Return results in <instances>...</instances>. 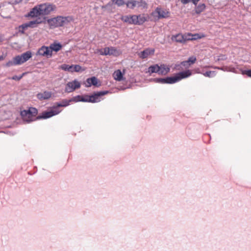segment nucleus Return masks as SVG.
I'll return each mask as SVG.
<instances>
[{
    "label": "nucleus",
    "mask_w": 251,
    "mask_h": 251,
    "mask_svg": "<svg viewBox=\"0 0 251 251\" xmlns=\"http://www.w3.org/2000/svg\"><path fill=\"white\" fill-rule=\"evenodd\" d=\"M56 9L55 5L50 3L39 4L33 8L28 13L27 16L38 17L41 15H47Z\"/></svg>",
    "instance_id": "obj_1"
},
{
    "label": "nucleus",
    "mask_w": 251,
    "mask_h": 251,
    "mask_svg": "<svg viewBox=\"0 0 251 251\" xmlns=\"http://www.w3.org/2000/svg\"><path fill=\"white\" fill-rule=\"evenodd\" d=\"M192 73L190 70L179 72L173 76L167 77L166 78H156L154 81L156 83L162 84H174L182 79L185 78L191 75Z\"/></svg>",
    "instance_id": "obj_2"
},
{
    "label": "nucleus",
    "mask_w": 251,
    "mask_h": 251,
    "mask_svg": "<svg viewBox=\"0 0 251 251\" xmlns=\"http://www.w3.org/2000/svg\"><path fill=\"white\" fill-rule=\"evenodd\" d=\"M37 109L34 107H30L27 110H24L21 112V115L24 121L29 123L34 121L36 118Z\"/></svg>",
    "instance_id": "obj_3"
},
{
    "label": "nucleus",
    "mask_w": 251,
    "mask_h": 251,
    "mask_svg": "<svg viewBox=\"0 0 251 251\" xmlns=\"http://www.w3.org/2000/svg\"><path fill=\"white\" fill-rule=\"evenodd\" d=\"M170 13L168 11L162 8L157 7L155 10L152 12V16L155 19H160L162 18H167L169 17Z\"/></svg>",
    "instance_id": "obj_4"
},
{
    "label": "nucleus",
    "mask_w": 251,
    "mask_h": 251,
    "mask_svg": "<svg viewBox=\"0 0 251 251\" xmlns=\"http://www.w3.org/2000/svg\"><path fill=\"white\" fill-rule=\"evenodd\" d=\"M32 57V53L31 51H27L25 52L22 53L21 55H19L15 56V59L18 65L23 64L27 60H28Z\"/></svg>",
    "instance_id": "obj_5"
},
{
    "label": "nucleus",
    "mask_w": 251,
    "mask_h": 251,
    "mask_svg": "<svg viewBox=\"0 0 251 251\" xmlns=\"http://www.w3.org/2000/svg\"><path fill=\"white\" fill-rule=\"evenodd\" d=\"M80 87V82L76 80H74L67 83L65 87V91L67 93H71Z\"/></svg>",
    "instance_id": "obj_6"
},
{
    "label": "nucleus",
    "mask_w": 251,
    "mask_h": 251,
    "mask_svg": "<svg viewBox=\"0 0 251 251\" xmlns=\"http://www.w3.org/2000/svg\"><path fill=\"white\" fill-rule=\"evenodd\" d=\"M61 110H59L57 107H53V108L49 111H45L42 113L41 116H38L37 119H47L56 115L60 112Z\"/></svg>",
    "instance_id": "obj_7"
},
{
    "label": "nucleus",
    "mask_w": 251,
    "mask_h": 251,
    "mask_svg": "<svg viewBox=\"0 0 251 251\" xmlns=\"http://www.w3.org/2000/svg\"><path fill=\"white\" fill-rule=\"evenodd\" d=\"M36 54L41 56L46 57L47 58H50L52 56L50 49L49 47H46L45 46H43L39 49Z\"/></svg>",
    "instance_id": "obj_8"
},
{
    "label": "nucleus",
    "mask_w": 251,
    "mask_h": 251,
    "mask_svg": "<svg viewBox=\"0 0 251 251\" xmlns=\"http://www.w3.org/2000/svg\"><path fill=\"white\" fill-rule=\"evenodd\" d=\"M109 93L108 91H103L94 93L91 95L92 103L98 102L101 100V97Z\"/></svg>",
    "instance_id": "obj_9"
},
{
    "label": "nucleus",
    "mask_w": 251,
    "mask_h": 251,
    "mask_svg": "<svg viewBox=\"0 0 251 251\" xmlns=\"http://www.w3.org/2000/svg\"><path fill=\"white\" fill-rule=\"evenodd\" d=\"M99 52L100 55H117L118 53V51L117 49L114 47H106L103 50H99Z\"/></svg>",
    "instance_id": "obj_10"
},
{
    "label": "nucleus",
    "mask_w": 251,
    "mask_h": 251,
    "mask_svg": "<svg viewBox=\"0 0 251 251\" xmlns=\"http://www.w3.org/2000/svg\"><path fill=\"white\" fill-rule=\"evenodd\" d=\"M47 23L50 28H54L61 26L60 16L56 17L51 18L47 20Z\"/></svg>",
    "instance_id": "obj_11"
},
{
    "label": "nucleus",
    "mask_w": 251,
    "mask_h": 251,
    "mask_svg": "<svg viewBox=\"0 0 251 251\" xmlns=\"http://www.w3.org/2000/svg\"><path fill=\"white\" fill-rule=\"evenodd\" d=\"M155 50L152 48H147L144 50L141 51L139 54V56L142 59L147 58L150 55H153Z\"/></svg>",
    "instance_id": "obj_12"
},
{
    "label": "nucleus",
    "mask_w": 251,
    "mask_h": 251,
    "mask_svg": "<svg viewBox=\"0 0 251 251\" xmlns=\"http://www.w3.org/2000/svg\"><path fill=\"white\" fill-rule=\"evenodd\" d=\"M74 19L72 16H60V23L61 26H63L69 25L71 22H73Z\"/></svg>",
    "instance_id": "obj_13"
},
{
    "label": "nucleus",
    "mask_w": 251,
    "mask_h": 251,
    "mask_svg": "<svg viewBox=\"0 0 251 251\" xmlns=\"http://www.w3.org/2000/svg\"><path fill=\"white\" fill-rule=\"evenodd\" d=\"M206 5L205 4L200 3L195 6L194 9L192 11V14L193 15H195V14L199 15L204 11Z\"/></svg>",
    "instance_id": "obj_14"
},
{
    "label": "nucleus",
    "mask_w": 251,
    "mask_h": 251,
    "mask_svg": "<svg viewBox=\"0 0 251 251\" xmlns=\"http://www.w3.org/2000/svg\"><path fill=\"white\" fill-rule=\"evenodd\" d=\"M159 68L158 74L160 75H165L170 71V67L165 64H160L159 65Z\"/></svg>",
    "instance_id": "obj_15"
},
{
    "label": "nucleus",
    "mask_w": 251,
    "mask_h": 251,
    "mask_svg": "<svg viewBox=\"0 0 251 251\" xmlns=\"http://www.w3.org/2000/svg\"><path fill=\"white\" fill-rule=\"evenodd\" d=\"M97 84L98 79L95 76L87 78L84 83L86 87H90L91 85L97 86Z\"/></svg>",
    "instance_id": "obj_16"
},
{
    "label": "nucleus",
    "mask_w": 251,
    "mask_h": 251,
    "mask_svg": "<svg viewBox=\"0 0 251 251\" xmlns=\"http://www.w3.org/2000/svg\"><path fill=\"white\" fill-rule=\"evenodd\" d=\"M51 93L49 91H45L38 93L37 95V98L40 100H48L51 97Z\"/></svg>",
    "instance_id": "obj_17"
},
{
    "label": "nucleus",
    "mask_w": 251,
    "mask_h": 251,
    "mask_svg": "<svg viewBox=\"0 0 251 251\" xmlns=\"http://www.w3.org/2000/svg\"><path fill=\"white\" fill-rule=\"evenodd\" d=\"M121 20L125 23H126L128 24L135 25V19L133 17V15H126L121 17Z\"/></svg>",
    "instance_id": "obj_18"
},
{
    "label": "nucleus",
    "mask_w": 251,
    "mask_h": 251,
    "mask_svg": "<svg viewBox=\"0 0 251 251\" xmlns=\"http://www.w3.org/2000/svg\"><path fill=\"white\" fill-rule=\"evenodd\" d=\"M133 17L135 21V25H141L146 21V19L144 15H134Z\"/></svg>",
    "instance_id": "obj_19"
},
{
    "label": "nucleus",
    "mask_w": 251,
    "mask_h": 251,
    "mask_svg": "<svg viewBox=\"0 0 251 251\" xmlns=\"http://www.w3.org/2000/svg\"><path fill=\"white\" fill-rule=\"evenodd\" d=\"M171 39L173 41L178 43H184L186 40V38L181 34H177L172 36Z\"/></svg>",
    "instance_id": "obj_20"
},
{
    "label": "nucleus",
    "mask_w": 251,
    "mask_h": 251,
    "mask_svg": "<svg viewBox=\"0 0 251 251\" xmlns=\"http://www.w3.org/2000/svg\"><path fill=\"white\" fill-rule=\"evenodd\" d=\"M42 23V19L40 18H38L35 20L31 21L28 23H26V24L28 27L34 28L36 27L38 25Z\"/></svg>",
    "instance_id": "obj_21"
},
{
    "label": "nucleus",
    "mask_w": 251,
    "mask_h": 251,
    "mask_svg": "<svg viewBox=\"0 0 251 251\" xmlns=\"http://www.w3.org/2000/svg\"><path fill=\"white\" fill-rule=\"evenodd\" d=\"M75 98L77 99L76 101L92 102V100L91 99V95H85L83 96H77Z\"/></svg>",
    "instance_id": "obj_22"
},
{
    "label": "nucleus",
    "mask_w": 251,
    "mask_h": 251,
    "mask_svg": "<svg viewBox=\"0 0 251 251\" xmlns=\"http://www.w3.org/2000/svg\"><path fill=\"white\" fill-rule=\"evenodd\" d=\"M113 77L114 79L118 81H121L124 80L123 74L122 73L121 70H118L114 72L113 73Z\"/></svg>",
    "instance_id": "obj_23"
},
{
    "label": "nucleus",
    "mask_w": 251,
    "mask_h": 251,
    "mask_svg": "<svg viewBox=\"0 0 251 251\" xmlns=\"http://www.w3.org/2000/svg\"><path fill=\"white\" fill-rule=\"evenodd\" d=\"M159 65L155 64L153 65H151L148 68V72L150 74L152 73H159Z\"/></svg>",
    "instance_id": "obj_24"
},
{
    "label": "nucleus",
    "mask_w": 251,
    "mask_h": 251,
    "mask_svg": "<svg viewBox=\"0 0 251 251\" xmlns=\"http://www.w3.org/2000/svg\"><path fill=\"white\" fill-rule=\"evenodd\" d=\"M49 48L51 50V53L52 54V51H58L61 49L62 45L60 43H53L50 44Z\"/></svg>",
    "instance_id": "obj_25"
},
{
    "label": "nucleus",
    "mask_w": 251,
    "mask_h": 251,
    "mask_svg": "<svg viewBox=\"0 0 251 251\" xmlns=\"http://www.w3.org/2000/svg\"><path fill=\"white\" fill-rule=\"evenodd\" d=\"M71 101H72V100H67L66 99H64L60 102L56 103V106L54 107H57L58 109L59 107H66L70 104V102Z\"/></svg>",
    "instance_id": "obj_26"
},
{
    "label": "nucleus",
    "mask_w": 251,
    "mask_h": 251,
    "mask_svg": "<svg viewBox=\"0 0 251 251\" xmlns=\"http://www.w3.org/2000/svg\"><path fill=\"white\" fill-rule=\"evenodd\" d=\"M126 5L127 7H129L131 8H133L136 6H140V2L134 0H132L128 1L127 3H126Z\"/></svg>",
    "instance_id": "obj_27"
},
{
    "label": "nucleus",
    "mask_w": 251,
    "mask_h": 251,
    "mask_svg": "<svg viewBox=\"0 0 251 251\" xmlns=\"http://www.w3.org/2000/svg\"><path fill=\"white\" fill-rule=\"evenodd\" d=\"M202 74L204 76L206 77H211L214 76L216 75V72L215 71H207L203 73Z\"/></svg>",
    "instance_id": "obj_28"
},
{
    "label": "nucleus",
    "mask_w": 251,
    "mask_h": 251,
    "mask_svg": "<svg viewBox=\"0 0 251 251\" xmlns=\"http://www.w3.org/2000/svg\"><path fill=\"white\" fill-rule=\"evenodd\" d=\"M18 65V64L16 63V61L15 59V57L13 58L12 60H10L8 62H7L5 66L7 67H9L12 66Z\"/></svg>",
    "instance_id": "obj_29"
},
{
    "label": "nucleus",
    "mask_w": 251,
    "mask_h": 251,
    "mask_svg": "<svg viewBox=\"0 0 251 251\" xmlns=\"http://www.w3.org/2000/svg\"><path fill=\"white\" fill-rule=\"evenodd\" d=\"M218 69L223 70V71H229L233 73H236V70L234 67H226L225 68H218Z\"/></svg>",
    "instance_id": "obj_30"
},
{
    "label": "nucleus",
    "mask_w": 251,
    "mask_h": 251,
    "mask_svg": "<svg viewBox=\"0 0 251 251\" xmlns=\"http://www.w3.org/2000/svg\"><path fill=\"white\" fill-rule=\"evenodd\" d=\"M28 28L26 23L24 24L19 26V31L22 33H24L25 30Z\"/></svg>",
    "instance_id": "obj_31"
},
{
    "label": "nucleus",
    "mask_w": 251,
    "mask_h": 251,
    "mask_svg": "<svg viewBox=\"0 0 251 251\" xmlns=\"http://www.w3.org/2000/svg\"><path fill=\"white\" fill-rule=\"evenodd\" d=\"M189 63L188 66H190L191 64H194L196 61V58L195 56H191L187 60Z\"/></svg>",
    "instance_id": "obj_32"
},
{
    "label": "nucleus",
    "mask_w": 251,
    "mask_h": 251,
    "mask_svg": "<svg viewBox=\"0 0 251 251\" xmlns=\"http://www.w3.org/2000/svg\"><path fill=\"white\" fill-rule=\"evenodd\" d=\"M113 2L118 6L123 5L125 3L123 0H113Z\"/></svg>",
    "instance_id": "obj_33"
},
{
    "label": "nucleus",
    "mask_w": 251,
    "mask_h": 251,
    "mask_svg": "<svg viewBox=\"0 0 251 251\" xmlns=\"http://www.w3.org/2000/svg\"><path fill=\"white\" fill-rule=\"evenodd\" d=\"M241 72L242 75H246L248 76L251 77V70H242Z\"/></svg>",
    "instance_id": "obj_34"
},
{
    "label": "nucleus",
    "mask_w": 251,
    "mask_h": 251,
    "mask_svg": "<svg viewBox=\"0 0 251 251\" xmlns=\"http://www.w3.org/2000/svg\"><path fill=\"white\" fill-rule=\"evenodd\" d=\"M81 70V67L78 65H74V72H78Z\"/></svg>",
    "instance_id": "obj_35"
},
{
    "label": "nucleus",
    "mask_w": 251,
    "mask_h": 251,
    "mask_svg": "<svg viewBox=\"0 0 251 251\" xmlns=\"http://www.w3.org/2000/svg\"><path fill=\"white\" fill-rule=\"evenodd\" d=\"M24 75L25 74H23L21 75L20 76L14 75L11 78V79L15 80H20L23 77Z\"/></svg>",
    "instance_id": "obj_36"
},
{
    "label": "nucleus",
    "mask_w": 251,
    "mask_h": 251,
    "mask_svg": "<svg viewBox=\"0 0 251 251\" xmlns=\"http://www.w3.org/2000/svg\"><path fill=\"white\" fill-rule=\"evenodd\" d=\"M69 65H67V64H65L62 65L61 66V68L63 70H64L66 71H69Z\"/></svg>",
    "instance_id": "obj_37"
},
{
    "label": "nucleus",
    "mask_w": 251,
    "mask_h": 251,
    "mask_svg": "<svg viewBox=\"0 0 251 251\" xmlns=\"http://www.w3.org/2000/svg\"><path fill=\"white\" fill-rule=\"evenodd\" d=\"M188 64H189V63H188L187 61H182L181 63V65H182L184 67H188L189 66H188Z\"/></svg>",
    "instance_id": "obj_38"
},
{
    "label": "nucleus",
    "mask_w": 251,
    "mask_h": 251,
    "mask_svg": "<svg viewBox=\"0 0 251 251\" xmlns=\"http://www.w3.org/2000/svg\"><path fill=\"white\" fill-rule=\"evenodd\" d=\"M180 1L182 4H186L190 2H191V0H180Z\"/></svg>",
    "instance_id": "obj_39"
},
{
    "label": "nucleus",
    "mask_w": 251,
    "mask_h": 251,
    "mask_svg": "<svg viewBox=\"0 0 251 251\" xmlns=\"http://www.w3.org/2000/svg\"><path fill=\"white\" fill-rule=\"evenodd\" d=\"M201 0H191V2L196 6Z\"/></svg>",
    "instance_id": "obj_40"
},
{
    "label": "nucleus",
    "mask_w": 251,
    "mask_h": 251,
    "mask_svg": "<svg viewBox=\"0 0 251 251\" xmlns=\"http://www.w3.org/2000/svg\"><path fill=\"white\" fill-rule=\"evenodd\" d=\"M69 72H74V65H69Z\"/></svg>",
    "instance_id": "obj_41"
},
{
    "label": "nucleus",
    "mask_w": 251,
    "mask_h": 251,
    "mask_svg": "<svg viewBox=\"0 0 251 251\" xmlns=\"http://www.w3.org/2000/svg\"><path fill=\"white\" fill-rule=\"evenodd\" d=\"M4 58V57L3 55L0 56V61L3 60Z\"/></svg>",
    "instance_id": "obj_42"
},
{
    "label": "nucleus",
    "mask_w": 251,
    "mask_h": 251,
    "mask_svg": "<svg viewBox=\"0 0 251 251\" xmlns=\"http://www.w3.org/2000/svg\"><path fill=\"white\" fill-rule=\"evenodd\" d=\"M193 39V38H188V40H192V39Z\"/></svg>",
    "instance_id": "obj_43"
},
{
    "label": "nucleus",
    "mask_w": 251,
    "mask_h": 251,
    "mask_svg": "<svg viewBox=\"0 0 251 251\" xmlns=\"http://www.w3.org/2000/svg\"><path fill=\"white\" fill-rule=\"evenodd\" d=\"M1 7V5L0 4V8Z\"/></svg>",
    "instance_id": "obj_44"
}]
</instances>
